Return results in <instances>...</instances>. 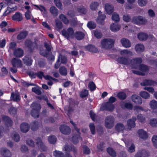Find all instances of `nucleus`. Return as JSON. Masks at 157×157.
<instances>
[{"label":"nucleus","instance_id":"nucleus-48","mask_svg":"<svg viewBox=\"0 0 157 157\" xmlns=\"http://www.w3.org/2000/svg\"><path fill=\"white\" fill-rule=\"evenodd\" d=\"M53 155L56 157H64V154L62 152L56 150L53 152Z\"/></svg>","mask_w":157,"mask_h":157},{"label":"nucleus","instance_id":"nucleus-3","mask_svg":"<svg viewBox=\"0 0 157 157\" xmlns=\"http://www.w3.org/2000/svg\"><path fill=\"white\" fill-rule=\"evenodd\" d=\"M32 109L31 113V115L34 118H38L39 117V109L41 108L40 104L33 103L31 105Z\"/></svg>","mask_w":157,"mask_h":157},{"label":"nucleus","instance_id":"nucleus-33","mask_svg":"<svg viewBox=\"0 0 157 157\" xmlns=\"http://www.w3.org/2000/svg\"><path fill=\"white\" fill-rule=\"evenodd\" d=\"M147 35L144 33H140L138 34V37L140 40H145L148 38Z\"/></svg>","mask_w":157,"mask_h":157},{"label":"nucleus","instance_id":"nucleus-59","mask_svg":"<svg viewBox=\"0 0 157 157\" xmlns=\"http://www.w3.org/2000/svg\"><path fill=\"white\" fill-rule=\"evenodd\" d=\"M54 2L56 6L59 9H62V5L60 0H54Z\"/></svg>","mask_w":157,"mask_h":157},{"label":"nucleus","instance_id":"nucleus-7","mask_svg":"<svg viewBox=\"0 0 157 157\" xmlns=\"http://www.w3.org/2000/svg\"><path fill=\"white\" fill-rule=\"evenodd\" d=\"M142 62L141 58L139 57L130 59V64H131L134 68L136 69L138 67L139 65Z\"/></svg>","mask_w":157,"mask_h":157},{"label":"nucleus","instance_id":"nucleus-37","mask_svg":"<svg viewBox=\"0 0 157 157\" xmlns=\"http://www.w3.org/2000/svg\"><path fill=\"white\" fill-rule=\"evenodd\" d=\"M28 33L26 31L21 32L17 36V39L18 40H21L25 38L28 35Z\"/></svg>","mask_w":157,"mask_h":157},{"label":"nucleus","instance_id":"nucleus-28","mask_svg":"<svg viewBox=\"0 0 157 157\" xmlns=\"http://www.w3.org/2000/svg\"><path fill=\"white\" fill-rule=\"evenodd\" d=\"M135 49L137 53H141L144 51V47L143 44H138L135 46Z\"/></svg>","mask_w":157,"mask_h":157},{"label":"nucleus","instance_id":"nucleus-41","mask_svg":"<svg viewBox=\"0 0 157 157\" xmlns=\"http://www.w3.org/2000/svg\"><path fill=\"white\" fill-rule=\"evenodd\" d=\"M78 133L76 135H74L72 137V141L73 143L74 144H77L78 142V140L80 138V132Z\"/></svg>","mask_w":157,"mask_h":157},{"label":"nucleus","instance_id":"nucleus-27","mask_svg":"<svg viewBox=\"0 0 157 157\" xmlns=\"http://www.w3.org/2000/svg\"><path fill=\"white\" fill-rule=\"evenodd\" d=\"M17 9V7L15 6L14 7H8L4 13L3 16H5L9 14L12 12L14 11Z\"/></svg>","mask_w":157,"mask_h":157},{"label":"nucleus","instance_id":"nucleus-1","mask_svg":"<svg viewBox=\"0 0 157 157\" xmlns=\"http://www.w3.org/2000/svg\"><path fill=\"white\" fill-rule=\"evenodd\" d=\"M44 46L46 50H41L40 54L44 57H46L49 60H54L55 59L54 56L52 55L51 52L52 47L51 44L49 43L45 42Z\"/></svg>","mask_w":157,"mask_h":157},{"label":"nucleus","instance_id":"nucleus-26","mask_svg":"<svg viewBox=\"0 0 157 157\" xmlns=\"http://www.w3.org/2000/svg\"><path fill=\"white\" fill-rule=\"evenodd\" d=\"M105 10L108 14H110L113 11V7L112 5L106 3L105 5Z\"/></svg>","mask_w":157,"mask_h":157},{"label":"nucleus","instance_id":"nucleus-18","mask_svg":"<svg viewBox=\"0 0 157 157\" xmlns=\"http://www.w3.org/2000/svg\"><path fill=\"white\" fill-rule=\"evenodd\" d=\"M23 50L20 48L14 49V50L13 55L14 56L16 57H21L23 56Z\"/></svg>","mask_w":157,"mask_h":157},{"label":"nucleus","instance_id":"nucleus-63","mask_svg":"<svg viewBox=\"0 0 157 157\" xmlns=\"http://www.w3.org/2000/svg\"><path fill=\"white\" fill-rule=\"evenodd\" d=\"M138 120L142 123H144L145 121V117L142 114H139L137 117Z\"/></svg>","mask_w":157,"mask_h":157},{"label":"nucleus","instance_id":"nucleus-11","mask_svg":"<svg viewBox=\"0 0 157 157\" xmlns=\"http://www.w3.org/2000/svg\"><path fill=\"white\" fill-rule=\"evenodd\" d=\"M59 129L61 132L65 135H68L71 132V130L70 128L65 125H61Z\"/></svg>","mask_w":157,"mask_h":157},{"label":"nucleus","instance_id":"nucleus-57","mask_svg":"<svg viewBox=\"0 0 157 157\" xmlns=\"http://www.w3.org/2000/svg\"><path fill=\"white\" fill-rule=\"evenodd\" d=\"M132 22L134 24L139 25V16L133 17Z\"/></svg>","mask_w":157,"mask_h":157},{"label":"nucleus","instance_id":"nucleus-60","mask_svg":"<svg viewBox=\"0 0 157 157\" xmlns=\"http://www.w3.org/2000/svg\"><path fill=\"white\" fill-rule=\"evenodd\" d=\"M27 73L31 78H35L37 76V73H35L33 71H27Z\"/></svg>","mask_w":157,"mask_h":157},{"label":"nucleus","instance_id":"nucleus-62","mask_svg":"<svg viewBox=\"0 0 157 157\" xmlns=\"http://www.w3.org/2000/svg\"><path fill=\"white\" fill-rule=\"evenodd\" d=\"M91 133L92 134H94L95 132V127L93 123H91L89 125Z\"/></svg>","mask_w":157,"mask_h":157},{"label":"nucleus","instance_id":"nucleus-17","mask_svg":"<svg viewBox=\"0 0 157 157\" xmlns=\"http://www.w3.org/2000/svg\"><path fill=\"white\" fill-rule=\"evenodd\" d=\"M132 99L133 101L136 104L141 105L142 103L141 98L136 94H134L132 96Z\"/></svg>","mask_w":157,"mask_h":157},{"label":"nucleus","instance_id":"nucleus-53","mask_svg":"<svg viewBox=\"0 0 157 157\" xmlns=\"http://www.w3.org/2000/svg\"><path fill=\"white\" fill-rule=\"evenodd\" d=\"M87 26L90 29H94L96 27V24L94 22L90 21L88 23Z\"/></svg>","mask_w":157,"mask_h":157},{"label":"nucleus","instance_id":"nucleus-38","mask_svg":"<svg viewBox=\"0 0 157 157\" xmlns=\"http://www.w3.org/2000/svg\"><path fill=\"white\" fill-rule=\"evenodd\" d=\"M99 5V3L97 2H93L90 5V8L92 10H95L97 9Z\"/></svg>","mask_w":157,"mask_h":157},{"label":"nucleus","instance_id":"nucleus-61","mask_svg":"<svg viewBox=\"0 0 157 157\" xmlns=\"http://www.w3.org/2000/svg\"><path fill=\"white\" fill-rule=\"evenodd\" d=\"M117 96L119 99L121 100L125 99L126 97V94L123 92L119 93L117 94Z\"/></svg>","mask_w":157,"mask_h":157},{"label":"nucleus","instance_id":"nucleus-13","mask_svg":"<svg viewBox=\"0 0 157 157\" xmlns=\"http://www.w3.org/2000/svg\"><path fill=\"white\" fill-rule=\"evenodd\" d=\"M12 63L13 67H22V63L21 60L17 58H14L12 61Z\"/></svg>","mask_w":157,"mask_h":157},{"label":"nucleus","instance_id":"nucleus-9","mask_svg":"<svg viewBox=\"0 0 157 157\" xmlns=\"http://www.w3.org/2000/svg\"><path fill=\"white\" fill-rule=\"evenodd\" d=\"M36 144L38 147L42 151H45L47 149V147L45 145L39 138L36 139Z\"/></svg>","mask_w":157,"mask_h":157},{"label":"nucleus","instance_id":"nucleus-35","mask_svg":"<svg viewBox=\"0 0 157 157\" xmlns=\"http://www.w3.org/2000/svg\"><path fill=\"white\" fill-rule=\"evenodd\" d=\"M86 49L90 52L93 53H97L98 52V49L94 46L89 45L86 47Z\"/></svg>","mask_w":157,"mask_h":157},{"label":"nucleus","instance_id":"nucleus-32","mask_svg":"<svg viewBox=\"0 0 157 157\" xmlns=\"http://www.w3.org/2000/svg\"><path fill=\"white\" fill-rule=\"evenodd\" d=\"M58 61H61V63L65 64L67 62V57L64 56H63L61 54H59L58 59Z\"/></svg>","mask_w":157,"mask_h":157},{"label":"nucleus","instance_id":"nucleus-30","mask_svg":"<svg viewBox=\"0 0 157 157\" xmlns=\"http://www.w3.org/2000/svg\"><path fill=\"white\" fill-rule=\"evenodd\" d=\"M85 34L81 32H77L75 34H74V36H75L78 40H80L83 39L85 36Z\"/></svg>","mask_w":157,"mask_h":157},{"label":"nucleus","instance_id":"nucleus-42","mask_svg":"<svg viewBox=\"0 0 157 157\" xmlns=\"http://www.w3.org/2000/svg\"><path fill=\"white\" fill-rule=\"evenodd\" d=\"M140 95L141 97L144 99H148L150 97V94L145 91H142L140 93Z\"/></svg>","mask_w":157,"mask_h":157},{"label":"nucleus","instance_id":"nucleus-31","mask_svg":"<svg viewBox=\"0 0 157 157\" xmlns=\"http://www.w3.org/2000/svg\"><path fill=\"white\" fill-rule=\"evenodd\" d=\"M24 63L27 66H30L32 63L31 59L28 56H25L23 59Z\"/></svg>","mask_w":157,"mask_h":157},{"label":"nucleus","instance_id":"nucleus-49","mask_svg":"<svg viewBox=\"0 0 157 157\" xmlns=\"http://www.w3.org/2000/svg\"><path fill=\"white\" fill-rule=\"evenodd\" d=\"M94 36L97 38H100L102 36V34L100 30H95L94 32Z\"/></svg>","mask_w":157,"mask_h":157},{"label":"nucleus","instance_id":"nucleus-54","mask_svg":"<svg viewBox=\"0 0 157 157\" xmlns=\"http://www.w3.org/2000/svg\"><path fill=\"white\" fill-rule=\"evenodd\" d=\"M150 124L153 127L157 126V119L153 118L150 120Z\"/></svg>","mask_w":157,"mask_h":157},{"label":"nucleus","instance_id":"nucleus-58","mask_svg":"<svg viewBox=\"0 0 157 157\" xmlns=\"http://www.w3.org/2000/svg\"><path fill=\"white\" fill-rule=\"evenodd\" d=\"M88 90L86 89H84L83 90H82L81 92H80V97L82 98H83L87 96L88 95Z\"/></svg>","mask_w":157,"mask_h":157},{"label":"nucleus","instance_id":"nucleus-6","mask_svg":"<svg viewBox=\"0 0 157 157\" xmlns=\"http://www.w3.org/2000/svg\"><path fill=\"white\" fill-rule=\"evenodd\" d=\"M25 44L32 52L34 48L37 47V44L35 42H32L30 40H27L25 41Z\"/></svg>","mask_w":157,"mask_h":157},{"label":"nucleus","instance_id":"nucleus-2","mask_svg":"<svg viewBox=\"0 0 157 157\" xmlns=\"http://www.w3.org/2000/svg\"><path fill=\"white\" fill-rule=\"evenodd\" d=\"M115 43V40L111 38H105L101 41V46L102 48L110 49L112 48Z\"/></svg>","mask_w":157,"mask_h":157},{"label":"nucleus","instance_id":"nucleus-44","mask_svg":"<svg viewBox=\"0 0 157 157\" xmlns=\"http://www.w3.org/2000/svg\"><path fill=\"white\" fill-rule=\"evenodd\" d=\"M147 22V20L145 17L139 16V25H145Z\"/></svg>","mask_w":157,"mask_h":157},{"label":"nucleus","instance_id":"nucleus-52","mask_svg":"<svg viewBox=\"0 0 157 157\" xmlns=\"http://www.w3.org/2000/svg\"><path fill=\"white\" fill-rule=\"evenodd\" d=\"M120 28V25L117 23H113L110 25V29H119Z\"/></svg>","mask_w":157,"mask_h":157},{"label":"nucleus","instance_id":"nucleus-4","mask_svg":"<svg viewBox=\"0 0 157 157\" xmlns=\"http://www.w3.org/2000/svg\"><path fill=\"white\" fill-rule=\"evenodd\" d=\"M115 119L111 116L106 117L105 120V127L108 128L110 129L113 127L114 125Z\"/></svg>","mask_w":157,"mask_h":157},{"label":"nucleus","instance_id":"nucleus-46","mask_svg":"<svg viewBox=\"0 0 157 157\" xmlns=\"http://www.w3.org/2000/svg\"><path fill=\"white\" fill-rule=\"evenodd\" d=\"M55 25L56 27L59 29H62L63 28L62 22L58 19L55 20Z\"/></svg>","mask_w":157,"mask_h":157},{"label":"nucleus","instance_id":"nucleus-8","mask_svg":"<svg viewBox=\"0 0 157 157\" xmlns=\"http://www.w3.org/2000/svg\"><path fill=\"white\" fill-rule=\"evenodd\" d=\"M114 106L112 103L107 102L102 105L100 108V110L101 111L107 110L109 111H112L114 109Z\"/></svg>","mask_w":157,"mask_h":157},{"label":"nucleus","instance_id":"nucleus-29","mask_svg":"<svg viewBox=\"0 0 157 157\" xmlns=\"http://www.w3.org/2000/svg\"><path fill=\"white\" fill-rule=\"evenodd\" d=\"M155 83V81L152 80L145 79L142 82L140 83V85L142 86H151Z\"/></svg>","mask_w":157,"mask_h":157},{"label":"nucleus","instance_id":"nucleus-50","mask_svg":"<svg viewBox=\"0 0 157 157\" xmlns=\"http://www.w3.org/2000/svg\"><path fill=\"white\" fill-rule=\"evenodd\" d=\"M12 137L13 139L16 142H18L20 140V136L18 134L17 132H14Z\"/></svg>","mask_w":157,"mask_h":157},{"label":"nucleus","instance_id":"nucleus-14","mask_svg":"<svg viewBox=\"0 0 157 157\" xmlns=\"http://www.w3.org/2000/svg\"><path fill=\"white\" fill-rule=\"evenodd\" d=\"M1 155L4 157H11L12 154L10 151L6 148H2L0 150Z\"/></svg>","mask_w":157,"mask_h":157},{"label":"nucleus","instance_id":"nucleus-12","mask_svg":"<svg viewBox=\"0 0 157 157\" xmlns=\"http://www.w3.org/2000/svg\"><path fill=\"white\" fill-rule=\"evenodd\" d=\"M74 33L73 30H62V35L67 39L69 37H74Z\"/></svg>","mask_w":157,"mask_h":157},{"label":"nucleus","instance_id":"nucleus-5","mask_svg":"<svg viewBox=\"0 0 157 157\" xmlns=\"http://www.w3.org/2000/svg\"><path fill=\"white\" fill-rule=\"evenodd\" d=\"M136 120V117H133L131 119L128 120L127 123V130H130L132 128H134L135 126V121Z\"/></svg>","mask_w":157,"mask_h":157},{"label":"nucleus","instance_id":"nucleus-51","mask_svg":"<svg viewBox=\"0 0 157 157\" xmlns=\"http://www.w3.org/2000/svg\"><path fill=\"white\" fill-rule=\"evenodd\" d=\"M48 140L50 143L51 144H54L56 142V138L55 136L52 135L49 137Z\"/></svg>","mask_w":157,"mask_h":157},{"label":"nucleus","instance_id":"nucleus-15","mask_svg":"<svg viewBox=\"0 0 157 157\" xmlns=\"http://www.w3.org/2000/svg\"><path fill=\"white\" fill-rule=\"evenodd\" d=\"M139 137L143 140L147 139L148 137L147 132L142 129L139 130L137 132Z\"/></svg>","mask_w":157,"mask_h":157},{"label":"nucleus","instance_id":"nucleus-20","mask_svg":"<svg viewBox=\"0 0 157 157\" xmlns=\"http://www.w3.org/2000/svg\"><path fill=\"white\" fill-rule=\"evenodd\" d=\"M12 18L14 21H20L22 20L23 17L22 14L21 13L17 12L12 16Z\"/></svg>","mask_w":157,"mask_h":157},{"label":"nucleus","instance_id":"nucleus-25","mask_svg":"<svg viewBox=\"0 0 157 157\" xmlns=\"http://www.w3.org/2000/svg\"><path fill=\"white\" fill-rule=\"evenodd\" d=\"M121 42L122 46L126 48H129L131 46L130 41L128 39L124 38L121 40Z\"/></svg>","mask_w":157,"mask_h":157},{"label":"nucleus","instance_id":"nucleus-21","mask_svg":"<svg viewBox=\"0 0 157 157\" xmlns=\"http://www.w3.org/2000/svg\"><path fill=\"white\" fill-rule=\"evenodd\" d=\"M2 120L5 124L7 126H11L12 124V121L11 119L8 116L3 115L2 117Z\"/></svg>","mask_w":157,"mask_h":157},{"label":"nucleus","instance_id":"nucleus-23","mask_svg":"<svg viewBox=\"0 0 157 157\" xmlns=\"http://www.w3.org/2000/svg\"><path fill=\"white\" fill-rule=\"evenodd\" d=\"M11 98L14 101H19L20 100V97L19 93L16 91L15 94L13 92L11 94Z\"/></svg>","mask_w":157,"mask_h":157},{"label":"nucleus","instance_id":"nucleus-47","mask_svg":"<svg viewBox=\"0 0 157 157\" xmlns=\"http://www.w3.org/2000/svg\"><path fill=\"white\" fill-rule=\"evenodd\" d=\"M108 153L113 157H115L116 156L115 151L111 148L109 147L107 149Z\"/></svg>","mask_w":157,"mask_h":157},{"label":"nucleus","instance_id":"nucleus-22","mask_svg":"<svg viewBox=\"0 0 157 157\" xmlns=\"http://www.w3.org/2000/svg\"><path fill=\"white\" fill-rule=\"evenodd\" d=\"M20 128L22 132L25 133L28 132L29 130V127L27 123H23L20 125Z\"/></svg>","mask_w":157,"mask_h":157},{"label":"nucleus","instance_id":"nucleus-56","mask_svg":"<svg viewBox=\"0 0 157 157\" xmlns=\"http://www.w3.org/2000/svg\"><path fill=\"white\" fill-rule=\"evenodd\" d=\"M105 17L106 16L104 14H101V15H99L97 21L98 22L102 24Z\"/></svg>","mask_w":157,"mask_h":157},{"label":"nucleus","instance_id":"nucleus-43","mask_svg":"<svg viewBox=\"0 0 157 157\" xmlns=\"http://www.w3.org/2000/svg\"><path fill=\"white\" fill-rule=\"evenodd\" d=\"M139 70L143 72H147L149 70L148 67L147 66L144 64H140L139 65Z\"/></svg>","mask_w":157,"mask_h":157},{"label":"nucleus","instance_id":"nucleus-40","mask_svg":"<svg viewBox=\"0 0 157 157\" xmlns=\"http://www.w3.org/2000/svg\"><path fill=\"white\" fill-rule=\"evenodd\" d=\"M59 18L65 24H67L69 23V21L66 16L63 14H61L59 16Z\"/></svg>","mask_w":157,"mask_h":157},{"label":"nucleus","instance_id":"nucleus-55","mask_svg":"<svg viewBox=\"0 0 157 157\" xmlns=\"http://www.w3.org/2000/svg\"><path fill=\"white\" fill-rule=\"evenodd\" d=\"M33 5L37 9L40 10L41 12H44V14L46 13V9L43 6L41 5L38 6L36 5Z\"/></svg>","mask_w":157,"mask_h":157},{"label":"nucleus","instance_id":"nucleus-19","mask_svg":"<svg viewBox=\"0 0 157 157\" xmlns=\"http://www.w3.org/2000/svg\"><path fill=\"white\" fill-rule=\"evenodd\" d=\"M120 54L121 55L124 56V57L128 58L132 56L133 55L131 51L127 49L121 50L120 52Z\"/></svg>","mask_w":157,"mask_h":157},{"label":"nucleus","instance_id":"nucleus-24","mask_svg":"<svg viewBox=\"0 0 157 157\" xmlns=\"http://www.w3.org/2000/svg\"><path fill=\"white\" fill-rule=\"evenodd\" d=\"M151 108L154 112H157V101L154 100L151 101L149 103Z\"/></svg>","mask_w":157,"mask_h":157},{"label":"nucleus","instance_id":"nucleus-45","mask_svg":"<svg viewBox=\"0 0 157 157\" xmlns=\"http://www.w3.org/2000/svg\"><path fill=\"white\" fill-rule=\"evenodd\" d=\"M112 18L113 20L116 22H118L120 21L119 15L116 13H113Z\"/></svg>","mask_w":157,"mask_h":157},{"label":"nucleus","instance_id":"nucleus-36","mask_svg":"<svg viewBox=\"0 0 157 157\" xmlns=\"http://www.w3.org/2000/svg\"><path fill=\"white\" fill-rule=\"evenodd\" d=\"M39 124L37 121H34L31 124V129L34 131L38 129L39 127Z\"/></svg>","mask_w":157,"mask_h":157},{"label":"nucleus","instance_id":"nucleus-10","mask_svg":"<svg viewBox=\"0 0 157 157\" xmlns=\"http://www.w3.org/2000/svg\"><path fill=\"white\" fill-rule=\"evenodd\" d=\"M118 62L123 64L127 65L130 64V59L124 56L119 57L117 59Z\"/></svg>","mask_w":157,"mask_h":157},{"label":"nucleus","instance_id":"nucleus-39","mask_svg":"<svg viewBox=\"0 0 157 157\" xmlns=\"http://www.w3.org/2000/svg\"><path fill=\"white\" fill-rule=\"evenodd\" d=\"M59 72L60 74L63 76H66L67 74V70L64 66L61 67L59 69Z\"/></svg>","mask_w":157,"mask_h":157},{"label":"nucleus","instance_id":"nucleus-64","mask_svg":"<svg viewBox=\"0 0 157 157\" xmlns=\"http://www.w3.org/2000/svg\"><path fill=\"white\" fill-rule=\"evenodd\" d=\"M146 153V151L145 150H143L141 151L138 152L135 155V157H142V156H146V155H144V154Z\"/></svg>","mask_w":157,"mask_h":157},{"label":"nucleus","instance_id":"nucleus-16","mask_svg":"<svg viewBox=\"0 0 157 157\" xmlns=\"http://www.w3.org/2000/svg\"><path fill=\"white\" fill-rule=\"evenodd\" d=\"M115 129L118 132H122L124 130H127L125 126L122 123L119 122L115 126Z\"/></svg>","mask_w":157,"mask_h":157},{"label":"nucleus","instance_id":"nucleus-34","mask_svg":"<svg viewBox=\"0 0 157 157\" xmlns=\"http://www.w3.org/2000/svg\"><path fill=\"white\" fill-rule=\"evenodd\" d=\"M50 11L51 14L54 16L56 17L58 15V9L54 6H52L50 9Z\"/></svg>","mask_w":157,"mask_h":157}]
</instances>
